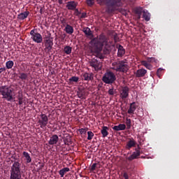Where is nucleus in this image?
<instances>
[{
    "mask_svg": "<svg viewBox=\"0 0 179 179\" xmlns=\"http://www.w3.org/2000/svg\"><path fill=\"white\" fill-rule=\"evenodd\" d=\"M104 43H107V41L103 36H101L99 38H94L90 41L91 48L96 54V58H99V59H104V55L101 54V51H103V44H104Z\"/></svg>",
    "mask_w": 179,
    "mask_h": 179,
    "instance_id": "f257e3e1",
    "label": "nucleus"
},
{
    "mask_svg": "<svg viewBox=\"0 0 179 179\" xmlns=\"http://www.w3.org/2000/svg\"><path fill=\"white\" fill-rule=\"evenodd\" d=\"M96 2L101 6H106V13H114L115 10L121 12V10L118 9V8L122 6L121 0H96Z\"/></svg>",
    "mask_w": 179,
    "mask_h": 179,
    "instance_id": "f03ea898",
    "label": "nucleus"
},
{
    "mask_svg": "<svg viewBox=\"0 0 179 179\" xmlns=\"http://www.w3.org/2000/svg\"><path fill=\"white\" fill-rule=\"evenodd\" d=\"M0 94L6 101H15V92L12 87L8 85L0 87Z\"/></svg>",
    "mask_w": 179,
    "mask_h": 179,
    "instance_id": "7ed1b4c3",
    "label": "nucleus"
},
{
    "mask_svg": "<svg viewBox=\"0 0 179 179\" xmlns=\"http://www.w3.org/2000/svg\"><path fill=\"white\" fill-rule=\"evenodd\" d=\"M10 179H21L22 173L20 172V163L15 162L10 168Z\"/></svg>",
    "mask_w": 179,
    "mask_h": 179,
    "instance_id": "20e7f679",
    "label": "nucleus"
},
{
    "mask_svg": "<svg viewBox=\"0 0 179 179\" xmlns=\"http://www.w3.org/2000/svg\"><path fill=\"white\" fill-rule=\"evenodd\" d=\"M112 69L116 72L125 73L128 71V64L124 61L117 60L112 63Z\"/></svg>",
    "mask_w": 179,
    "mask_h": 179,
    "instance_id": "39448f33",
    "label": "nucleus"
},
{
    "mask_svg": "<svg viewBox=\"0 0 179 179\" xmlns=\"http://www.w3.org/2000/svg\"><path fill=\"white\" fill-rule=\"evenodd\" d=\"M102 80L106 85H113L117 80V78L113 71H108L103 75Z\"/></svg>",
    "mask_w": 179,
    "mask_h": 179,
    "instance_id": "423d86ee",
    "label": "nucleus"
},
{
    "mask_svg": "<svg viewBox=\"0 0 179 179\" xmlns=\"http://www.w3.org/2000/svg\"><path fill=\"white\" fill-rule=\"evenodd\" d=\"M31 36V39L37 44H40L43 43V36H41V34L36 31V29L31 30L29 33Z\"/></svg>",
    "mask_w": 179,
    "mask_h": 179,
    "instance_id": "0eeeda50",
    "label": "nucleus"
},
{
    "mask_svg": "<svg viewBox=\"0 0 179 179\" xmlns=\"http://www.w3.org/2000/svg\"><path fill=\"white\" fill-rule=\"evenodd\" d=\"M90 65L96 71H101V68H103V63L96 58H92L90 61Z\"/></svg>",
    "mask_w": 179,
    "mask_h": 179,
    "instance_id": "6e6552de",
    "label": "nucleus"
},
{
    "mask_svg": "<svg viewBox=\"0 0 179 179\" xmlns=\"http://www.w3.org/2000/svg\"><path fill=\"white\" fill-rule=\"evenodd\" d=\"M101 36H103L105 39L106 40V43H102L103 44V47H104L103 52L104 54V55H108V54H110V52H111V48H110V45H108V38H107V36L104 34H101L99 36L95 37V38H100V37H101Z\"/></svg>",
    "mask_w": 179,
    "mask_h": 179,
    "instance_id": "1a4fd4ad",
    "label": "nucleus"
},
{
    "mask_svg": "<svg viewBox=\"0 0 179 179\" xmlns=\"http://www.w3.org/2000/svg\"><path fill=\"white\" fill-rule=\"evenodd\" d=\"M41 119L38 120V124L40 125V128L44 129L45 127H47V124H48V117L45 114H41Z\"/></svg>",
    "mask_w": 179,
    "mask_h": 179,
    "instance_id": "9d476101",
    "label": "nucleus"
},
{
    "mask_svg": "<svg viewBox=\"0 0 179 179\" xmlns=\"http://www.w3.org/2000/svg\"><path fill=\"white\" fill-rule=\"evenodd\" d=\"M52 45H54L52 38L46 37L45 40V51H48V52H51V50H52Z\"/></svg>",
    "mask_w": 179,
    "mask_h": 179,
    "instance_id": "9b49d317",
    "label": "nucleus"
},
{
    "mask_svg": "<svg viewBox=\"0 0 179 179\" xmlns=\"http://www.w3.org/2000/svg\"><path fill=\"white\" fill-rule=\"evenodd\" d=\"M141 156V147L138 145V148H136V151L132 153L131 156L127 157V160L129 162H132V160H135V159H138Z\"/></svg>",
    "mask_w": 179,
    "mask_h": 179,
    "instance_id": "f8f14e48",
    "label": "nucleus"
},
{
    "mask_svg": "<svg viewBox=\"0 0 179 179\" xmlns=\"http://www.w3.org/2000/svg\"><path fill=\"white\" fill-rule=\"evenodd\" d=\"M129 96V87L125 86L122 87V90H120V97L121 99H127Z\"/></svg>",
    "mask_w": 179,
    "mask_h": 179,
    "instance_id": "ddd939ff",
    "label": "nucleus"
},
{
    "mask_svg": "<svg viewBox=\"0 0 179 179\" xmlns=\"http://www.w3.org/2000/svg\"><path fill=\"white\" fill-rule=\"evenodd\" d=\"M76 6H78V3L75 1H71L67 2L66 8H67L69 10H75V9H76Z\"/></svg>",
    "mask_w": 179,
    "mask_h": 179,
    "instance_id": "4468645a",
    "label": "nucleus"
},
{
    "mask_svg": "<svg viewBox=\"0 0 179 179\" xmlns=\"http://www.w3.org/2000/svg\"><path fill=\"white\" fill-rule=\"evenodd\" d=\"M148 73V71L145 69H140L137 70L135 73L136 78H143Z\"/></svg>",
    "mask_w": 179,
    "mask_h": 179,
    "instance_id": "2eb2a0df",
    "label": "nucleus"
},
{
    "mask_svg": "<svg viewBox=\"0 0 179 179\" xmlns=\"http://www.w3.org/2000/svg\"><path fill=\"white\" fill-rule=\"evenodd\" d=\"M143 12H145V9H143V8L142 7H136L134 9V13H136V15H138V19H141V17L142 16V13H143Z\"/></svg>",
    "mask_w": 179,
    "mask_h": 179,
    "instance_id": "dca6fc26",
    "label": "nucleus"
},
{
    "mask_svg": "<svg viewBox=\"0 0 179 179\" xmlns=\"http://www.w3.org/2000/svg\"><path fill=\"white\" fill-rule=\"evenodd\" d=\"M136 103L132 102L130 103L129 108L127 110L128 114H134L136 110Z\"/></svg>",
    "mask_w": 179,
    "mask_h": 179,
    "instance_id": "f3484780",
    "label": "nucleus"
},
{
    "mask_svg": "<svg viewBox=\"0 0 179 179\" xmlns=\"http://www.w3.org/2000/svg\"><path fill=\"white\" fill-rule=\"evenodd\" d=\"M29 15H30V12L24 11L23 13L18 14L17 19H19L20 20H24V19L27 18Z\"/></svg>",
    "mask_w": 179,
    "mask_h": 179,
    "instance_id": "a211bd4d",
    "label": "nucleus"
},
{
    "mask_svg": "<svg viewBox=\"0 0 179 179\" xmlns=\"http://www.w3.org/2000/svg\"><path fill=\"white\" fill-rule=\"evenodd\" d=\"M59 140V138H58V136L57 134H55L52 137H50L48 143L49 145H56Z\"/></svg>",
    "mask_w": 179,
    "mask_h": 179,
    "instance_id": "6ab92c4d",
    "label": "nucleus"
},
{
    "mask_svg": "<svg viewBox=\"0 0 179 179\" xmlns=\"http://www.w3.org/2000/svg\"><path fill=\"white\" fill-rule=\"evenodd\" d=\"M93 73H85L83 75V79H84V80H93Z\"/></svg>",
    "mask_w": 179,
    "mask_h": 179,
    "instance_id": "aec40b11",
    "label": "nucleus"
},
{
    "mask_svg": "<svg viewBox=\"0 0 179 179\" xmlns=\"http://www.w3.org/2000/svg\"><path fill=\"white\" fill-rule=\"evenodd\" d=\"M125 128H127V126L124 124H120L117 126H114L113 127V131H125Z\"/></svg>",
    "mask_w": 179,
    "mask_h": 179,
    "instance_id": "412c9836",
    "label": "nucleus"
},
{
    "mask_svg": "<svg viewBox=\"0 0 179 179\" xmlns=\"http://www.w3.org/2000/svg\"><path fill=\"white\" fill-rule=\"evenodd\" d=\"M150 14L148 10L145 9L143 13V17L145 20V22H149L150 20Z\"/></svg>",
    "mask_w": 179,
    "mask_h": 179,
    "instance_id": "4be33fe9",
    "label": "nucleus"
},
{
    "mask_svg": "<svg viewBox=\"0 0 179 179\" xmlns=\"http://www.w3.org/2000/svg\"><path fill=\"white\" fill-rule=\"evenodd\" d=\"M125 54V49H124V47L122 45H118V50H117V57H122Z\"/></svg>",
    "mask_w": 179,
    "mask_h": 179,
    "instance_id": "5701e85b",
    "label": "nucleus"
},
{
    "mask_svg": "<svg viewBox=\"0 0 179 179\" xmlns=\"http://www.w3.org/2000/svg\"><path fill=\"white\" fill-rule=\"evenodd\" d=\"M136 145V142H135L134 139L129 140L126 145V148L129 150L131 148H134Z\"/></svg>",
    "mask_w": 179,
    "mask_h": 179,
    "instance_id": "b1692460",
    "label": "nucleus"
},
{
    "mask_svg": "<svg viewBox=\"0 0 179 179\" xmlns=\"http://www.w3.org/2000/svg\"><path fill=\"white\" fill-rule=\"evenodd\" d=\"M83 33L85 34V36L93 37V33L92 32V30L89 27H85L83 29Z\"/></svg>",
    "mask_w": 179,
    "mask_h": 179,
    "instance_id": "393cba45",
    "label": "nucleus"
},
{
    "mask_svg": "<svg viewBox=\"0 0 179 179\" xmlns=\"http://www.w3.org/2000/svg\"><path fill=\"white\" fill-rule=\"evenodd\" d=\"M64 30L67 34H73V27L69 24L66 25Z\"/></svg>",
    "mask_w": 179,
    "mask_h": 179,
    "instance_id": "a878e982",
    "label": "nucleus"
},
{
    "mask_svg": "<svg viewBox=\"0 0 179 179\" xmlns=\"http://www.w3.org/2000/svg\"><path fill=\"white\" fill-rule=\"evenodd\" d=\"M141 65H143V66H145L147 69H149L150 71H152L153 68L152 64L148 63V62L145 60L141 61Z\"/></svg>",
    "mask_w": 179,
    "mask_h": 179,
    "instance_id": "bb28decb",
    "label": "nucleus"
},
{
    "mask_svg": "<svg viewBox=\"0 0 179 179\" xmlns=\"http://www.w3.org/2000/svg\"><path fill=\"white\" fill-rule=\"evenodd\" d=\"M69 171H71V169H69V168H63L59 171V174L62 178L65 176V173H68Z\"/></svg>",
    "mask_w": 179,
    "mask_h": 179,
    "instance_id": "cd10ccee",
    "label": "nucleus"
},
{
    "mask_svg": "<svg viewBox=\"0 0 179 179\" xmlns=\"http://www.w3.org/2000/svg\"><path fill=\"white\" fill-rule=\"evenodd\" d=\"M108 127L103 126L101 130V134H102L103 138H106L108 135Z\"/></svg>",
    "mask_w": 179,
    "mask_h": 179,
    "instance_id": "c85d7f7f",
    "label": "nucleus"
},
{
    "mask_svg": "<svg viewBox=\"0 0 179 179\" xmlns=\"http://www.w3.org/2000/svg\"><path fill=\"white\" fill-rule=\"evenodd\" d=\"M22 155L24 157H25L27 163H31V157H30V154H29V152L24 151Z\"/></svg>",
    "mask_w": 179,
    "mask_h": 179,
    "instance_id": "c756f323",
    "label": "nucleus"
},
{
    "mask_svg": "<svg viewBox=\"0 0 179 179\" xmlns=\"http://www.w3.org/2000/svg\"><path fill=\"white\" fill-rule=\"evenodd\" d=\"M14 64H15L13 63V61L9 60V61L6 62V67L7 68V69H12V68H13Z\"/></svg>",
    "mask_w": 179,
    "mask_h": 179,
    "instance_id": "7c9ffc66",
    "label": "nucleus"
},
{
    "mask_svg": "<svg viewBox=\"0 0 179 179\" xmlns=\"http://www.w3.org/2000/svg\"><path fill=\"white\" fill-rule=\"evenodd\" d=\"M18 78L21 79V80H27L28 76L26 73H20Z\"/></svg>",
    "mask_w": 179,
    "mask_h": 179,
    "instance_id": "2f4dec72",
    "label": "nucleus"
},
{
    "mask_svg": "<svg viewBox=\"0 0 179 179\" xmlns=\"http://www.w3.org/2000/svg\"><path fill=\"white\" fill-rule=\"evenodd\" d=\"M64 51L65 54H66L67 55H69V54L72 52V48L71 46H66L64 48Z\"/></svg>",
    "mask_w": 179,
    "mask_h": 179,
    "instance_id": "473e14b6",
    "label": "nucleus"
},
{
    "mask_svg": "<svg viewBox=\"0 0 179 179\" xmlns=\"http://www.w3.org/2000/svg\"><path fill=\"white\" fill-rule=\"evenodd\" d=\"M77 96H78V99H83V96H85V91H83L82 90H79L77 92Z\"/></svg>",
    "mask_w": 179,
    "mask_h": 179,
    "instance_id": "72a5a7b5",
    "label": "nucleus"
},
{
    "mask_svg": "<svg viewBox=\"0 0 179 179\" xmlns=\"http://www.w3.org/2000/svg\"><path fill=\"white\" fill-rule=\"evenodd\" d=\"M69 83H73V82L77 83L79 82V77L73 76L69 79Z\"/></svg>",
    "mask_w": 179,
    "mask_h": 179,
    "instance_id": "f704fd0d",
    "label": "nucleus"
},
{
    "mask_svg": "<svg viewBox=\"0 0 179 179\" xmlns=\"http://www.w3.org/2000/svg\"><path fill=\"white\" fill-rule=\"evenodd\" d=\"M132 124V121L131 119L127 117L126 118V125H127V129H131V125Z\"/></svg>",
    "mask_w": 179,
    "mask_h": 179,
    "instance_id": "c9c22d12",
    "label": "nucleus"
},
{
    "mask_svg": "<svg viewBox=\"0 0 179 179\" xmlns=\"http://www.w3.org/2000/svg\"><path fill=\"white\" fill-rule=\"evenodd\" d=\"M87 140L88 141H92V139H93V137L94 136V134H93V132L92 131H87Z\"/></svg>",
    "mask_w": 179,
    "mask_h": 179,
    "instance_id": "e433bc0d",
    "label": "nucleus"
},
{
    "mask_svg": "<svg viewBox=\"0 0 179 179\" xmlns=\"http://www.w3.org/2000/svg\"><path fill=\"white\" fill-rule=\"evenodd\" d=\"M146 60H147V62H149V63H153L157 61V59H156V58L155 57H146Z\"/></svg>",
    "mask_w": 179,
    "mask_h": 179,
    "instance_id": "4c0bfd02",
    "label": "nucleus"
},
{
    "mask_svg": "<svg viewBox=\"0 0 179 179\" xmlns=\"http://www.w3.org/2000/svg\"><path fill=\"white\" fill-rule=\"evenodd\" d=\"M108 93L110 96H114L116 92H115V90H114V88H110L108 90Z\"/></svg>",
    "mask_w": 179,
    "mask_h": 179,
    "instance_id": "58836bf2",
    "label": "nucleus"
},
{
    "mask_svg": "<svg viewBox=\"0 0 179 179\" xmlns=\"http://www.w3.org/2000/svg\"><path fill=\"white\" fill-rule=\"evenodd\" d=\"M18 103L20 106H22V104H23V96L22 95H19L18 97Z\"/></svg>",
    "mask_w": 179,
    "mask_h": 179,
    "instance_id": "ea45409f",
    "label": "nucleus"
},
{
    "mask_svg": "<svg viewBox=\"0 0 179 179\" xmlns=\"http://www.w3.org/2000/svg\"><path fill=\"white\" fill-rule=\"evenodd\" d=\"M162 72H163V69L159 68V69H157V76H158V78H160V76H162Z\"/></svg>",
    "mask_w": 179,
    "mask_h": 179,
    "instance_id": "a19ab883",
    "label": "nucleus"
},
{
    "mask_svg": "<svg viewBox=\"0 0 179 179\" xmlns=\"http://www.w3.org/2000/svg\"><path fill=\"white\" fill-rule=\"evenodd\" d=\"M87 5L88 6H93L94 5V0H87Z\"/></svg>",
    "mask_w": 179,
    "mask_h": 179,
    "instance_id": "79ce46f5",
    "label": "nucleus"
},
{
    "mask_svg": "<svg viewBox=\"0 0 179 179\" xmlns=\"http://www.w3.org/2000/svg\"><path fill=\"white\" fill-rule=\"evenodd\" d=\"M97 166V164L96 163H94L90 169L91 171H94V170H96V167Z\"/></svg>",
    "mask_w": 179,
    "mask_h": 179,
    "instance_id": "37998d69",
    "label": "nucleus"
},
{
    "mask_svg": "<svg viewBox=\"0 0 179 179\" xmlns=\"http://www.w3.org/2000/svg\"><path fill=\"white\" fill-rule=\"evenodd\" d=\"M69 141H71V138H64V145H69Z\"/></svg>",
    "mask_w": 179,
    "mask_h": 179,
    "instance_id": "c03bdc74",
    "label": "nucleus"
},
{
    "mask_svg": "<svg viewBox=\"0 0 179 179\" xmlns=\"http://www.w3.org/2000/svg\"><path fill=\"white\" fill-rule=\"evenodd\" d=\"M87 16V14L86 13H82L81 16L80 17V19H85Z\"/></svg>",
    "mask_w": 179,
    "mask_h": 179,
    "instance_id": "a18cd8bd",
    "label": "nucleus"
},
{
    "mask_svg": "<svg viewBox=\"0 0 179 179\" xmlns=\"http://www.w3.org/2000/svg\"><path fill=\"white\" fill-rule=\"evenodd\" d=\"M79 132L81 135H83V134H86V130L83 128L79 129Z\"/></svg>",
    "mask_w": 179,
    "mask_h": 179,
    "instance_id": "49530a36",
    "label": "nucleus"
},
{
    "mask_svg": "<svg viewBox=\"0 0 179 179\" xmlns=\"http://www.w3.org/2000/svg\"><path fill=\"white\" fill-rule=\"evenodd\" d=\"M74 10H75L76 16H79V15H80V12L79 11V10L78 8H76V9H74Z\"/></svg>",
    "mask_w": 179,
    "mask_h": 179,
    "instance_id": "de8ad7c7",
    "label": "nucleus"
},
{
    "mask_svg": "<svg viewBox=\"0 0 179 179\" xmlns=\"http://www.w3.org/2000/svg\"><path fill=\"white\" fill-rule=\"evenodd\" d=\"M123 177L124 179H129V176H128V173H127V172L123 173Z\"/></svg>",
    "mask_w": 179,
    "mask_h": 179,
    "instance_id": "09e8293b",
    "label": "nucleus"
},
{
    "mask_svg": "<svg viewBox=\"0 0 179 179\" xmlns=\"http://www.w3.org/2000/svg\"><path fill=\"white\" fill-rule=\"evenodd\" d=\"M6 71V69L5 67L0 68V73H2V72H5Z\"/></svg>",
    "mask_w": 179,
    "mask_h": 179,
    "instance_id": "8fccbe9b",
    "label": "nucleus"
},
{
    "mask_svg": "<svg viewBox=\"0 0 179 179\" xmlns=\"http://www.w3.org/2000/svg\"><path fill=\"white\" fill-rule=\"evenodd\" d=\"M64 1L66 2V0H58L59 5H62V3H64Z\"/></svg>",
    "mask_w": 179,
    "mask_h": 179,
    "instance_id": "3c124183",
    "label": "nucleus"
}]
</instances>
